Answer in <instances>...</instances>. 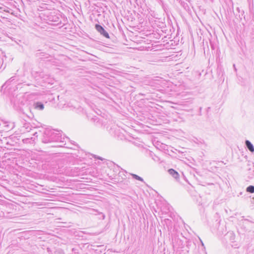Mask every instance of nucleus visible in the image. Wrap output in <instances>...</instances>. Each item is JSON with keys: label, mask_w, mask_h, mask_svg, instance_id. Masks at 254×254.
<instances>
[{"label": "nucleus", "mask_w": 254, "mask_h": 254, "mask_svg": "<svg viewBox=\"0 0 254 254\" xmlns=\"http://www.w3.org/2000/svg\"><path fill=\"white\" fill-rule=\"evenodd\" d=\"M65 139L70 141L68 137L64 138L62 137L61 133L59 131H56L54 130L53 138L51 139V142H56L59 143L57 145H53V146H60L68 148H72L71 146H65L66 141Z\"/></svg>", "instance_id": "obj_1"}, {"label": "nucleus", "mask_w": 254, "mask_h": 254, "mask_svg": "<svg viewBox=\"0 0 254 254\" xmlns=\"http://www.w3.org/2000/svg\"><path fill=\"white\" fill-rule=\"evenodd\" d=\"M26 102L25 97L23 93H19L16 95H13L11 98V102L13 107L17 110H20Z\"/></svg>", "instance_id": "obj_2"}, {"label": "nucleus", "mask_w": 254, "mask_h": 254, "mask_svg": "<svg viewBox=\"0 0 254 254\" xmlns=\"http://www.w3.org/2000/svg\"><path fill=\"white\" fill-rule=\"evenodd\" d=\"M47 23L51 25L57 26L62 24V17L56 12H51L47 15Z\"/></svg>", "instance_id": "obj_3"}, {"label": "nucleus", "mask_w": 254, "mask_h": 254, "mask_svg": "<svg viewBox=\"0 0 254 254\" xmlns=\"http://www.w3.org/2000/svg\"><path fill=\"white\" fill-rule=\"evenodd\" d=\"M53 132L54 129L50 128H46L43 132V137L42 138V142L44 143H51V139L52 137L53 138Z\"/></svg>", "instance_id": "obj_4"}, {"label": "nucleus", "mask_w": 254, "mask_h": 254, "mask_svg": "<svg viewBox=\"0 0 254 254\" xmlns=\"http://www.w3.org/2000/svg\"><path fill=\"white\" fill-rule=\"evenodd\" d=\"M95 28L100 34L106 38H110L108 33L105 30L104 27L100 24H95Z\"/></svg>", "instance_id": "obj_5"}, {"label": "nucleus", "mask_w": 254, "mask_h": 254, "mask_svg": "<svg viewBox=\"0 0 254 254\" xmlns=\"http://www.w3.org/2000/svg\"><path fill=\"white\" fill-rule=\"evenodd\" d=\"M247 175L250 179L254 178V163L252 162L248 164Z\"/></svg>", "instance_id": "obj_6"}, {"label": "nucleus", "mask_w": 254, "mask_h": 254, "mask_svg": "<svg viewBox=\"0 0 254 254\" xmlns=\"http://www.w3.org/2000/svg\"><path fill=\"white\" fill-rule=\"evenodd\" d=\"M173 246L177 247L178 249H182L184 247L183 242L178 238H175L173 240Z\"/></svg>", "instance_id": "obj_7"}, {"label": "nucleus", "mask_w": 254, "mask_h": 254, "mask_svg": "<svg viewBox=\"0 0 254 254\" xmlns=\"http://www.w3.org/2000/svg\"><path fill=\"white\" fill-rule=\"evenodd\" d=\"M168 173L170 175H171L174 178L176 179V180L181 183L182 182L180 181L179 178V173L173 169H170L168 170Z\"/></svg>", "instance_id": "obj_8"}, {"label": "nucleus", "mask_w": 254, "mask_h": 254, "mask_svg": "<svg viewBox=\"0 0 254 254\" xmlns=\"http://www.w3.org/2000/svg\"><path fill=\"white\" fill-rule=\"evenodd\" d=\"M186 1H188L190 2V0H185ZM176 1L180 4L181 6L187 11H190V8L188 4L187 3H186L185 1V0H176Z\"/></svg>", "instance_id": "obj_9"}, {"label": "nucleus", "mask_w": 254, "mask_h": 254, "mask_svg": "<svg viewBox=\"0 0 254 254\" xmlns=\"http://www.w3.org/2000/svg\"><path fill=\"white\" fill-rule=\"evenodd\" d=\"M245 145L250 151L251 152H254V146L249 140H246L245 141Z\"/></svg>", "instance_id": "obj_10"}, {"label": "nucleus", "mask_w": 254, "mask_h": 254, "mask_svg": "<svg viewBox=\"0 0 254 254\" xmlns=\"http://www.w3.org/2000/svg\"><path fill=\"white\" fill-rule=\"evenodd\" d=\"M1 212L2 213V216H1L6 218L11 219L15 217V214L11 212H6L4 213L2 211Z\"/></svg>", "instance_id": "obj_11"}, {"label": "nucleus", "mask_w": 254, "mask_h": 254, "mask_svg": "<svg viewBox=\"0 0 254 254\" xmlns=\"http://www.w3.org/2000/svg\"><path fill=\"white\" fill-rule=\"evenodd\" d=\"M33 105L35 109H38L40 110H42L44 108V104L40 102H35V103H34Z\"/></svg>", "instance_id": "obj_12"}, {"label": "nucleus", "mask_w": 254, "mask_h": 254, "mask_svg": "<svg viewBox=\"0 0 254 254\" xmlns=\"http://www.w3.org/2000/svg\"><path fill=\"white\" fill-rule=\"evenodd\" d=\"M217 73L219 79L224 81V71L222 70L221 68H218L217 70Z\"/></svg>", "instance_id": "obj_13"}, {"label": "nucleus", "mask_w": 254, "mask_h": 254, "mask_svg": "<svg viewBox=\"0 0 254 254\" xmlns=\"http://www.w3.org/2000/svg\"><path fill=\"white\" fill-rule=\"evenodd\" d=\"M15 78V76H12L11 78H10L7 81L5 82L4 84L2 85V87H3L5 86H6L5 88L8 87V86L10 85L11 83L16 79Z\"/></svg>", "instance_id": "obj_14"}, {"label": "nucleus", "mask_w": 254, "mask_h": 254, "mask_svg": "<svg viewBox=\"0 0 254 254\" xmlns=\"http://www.w3.org/2000/svg\"><path fill=\"white\" fill-rule=\"evenodd\" d=\"M118 167H119L122 170V171H120L119 173V176L122 177L123 179L127 178L126 174H127V172L119 166H118Z\"/></svg>", "instance_id": "obj_15"}, {"label": "nucleus", "mask_w": 254, "mask_h": 254, "mask_svg": "<svg viewBox=\"0 0 254 254\" xmlns=\"http://www.w3.org/2000/svg\"><path fill=\"white\" fill-rule=\"evenodd\" d=\"M164 222H165L168 230L172 228V221L170 219H165L164 220Z\"/></svg>", "instance_id": "obj_16"}, {"label": "nucleus", "mask_w": 254, "mask_h": 254, "mask_svg": "<svg viewBox=\"0 0 254 254\" xmlns=\"http://www.w3.org/2000/svg\"><path fill=\"white\" fill-rule=\"evenodd\" d=\"M227 236L229 237V240L231 242H233L235 238V235L233 232H229L227 234Z\"/></svg>", "instance_id": "obj_17"}, {"label": "nucleus", "mask_w": 254, "mask_h": 254, "mask_svg": "<svg viewBox=\"0 0 254 254\" xmlns=\"http://www.w3.org/2000/svg\"><path fill=\"white\" fill-rule=\"evenodd\" d=\"M32 126L29 123H24L23 124V127H24L26 131H29L31 129Z\"/></svg>", "instance_id": "obj_18"}, {"label": "nucleus", "mask_w": 254, "mask_h": 254, "mask_svg": "<svg viewBox=\"0 0 254 254\" xmlns=\"http://www.w3.org/2000/svg\"><path fill=\"white\" fill-rule=\"evenodd\" d=\"M129 174L132 177V178L133 179H134L136 180L144 182L143 179L141 177H139V176H138L136 174H132V173H130Z\"/></svg>", "instance_id": "obj_19"}, {"label": "nucleus", "mask_w": 254, "mask_h": 254, "mask_svg": "<svg viewBox=\"0 0 254 254\" xmlns=\"http://www.w3.org/2000/svg\"><path fill=\"white\" fill-rule=\"evenodd\" d=\"M246 191L250 193H254V186L252 185H250L248 186L246 189Z\"/></svg>", "instance_id": "obj_20"}, {"label": "nucleus", "mask_w": 254, "mask_h": 254, "mask_svg": "<svg viewBox=\"0 0 254 254\" xmlns=\"http://www.w3.org/2000/svg\"><path fill=\"white\" fill-rule=\"evenodd\" d=\"M0 9L2 10L3 11L8 12L9 13H10V12H12V9H11V8H10L9 7H6V6L0 7Z\"/></svg>", "instance_id": "obj_21"}, {"label": "nucleus", "mask_w": 254, "mask_h": 254, "mask_svg": "<svg viewBox=\"0 0 254 254\" xmlns=\"http://www.w3.org/2000/svg\"><path fill=\"white\" fill-rule=\"evenodd\" d=\"M31 140L34 141V140H33L32 137H31V138H27L25 139H23V142L25 143H30Z\"/></svg>", "instance_id": "obj_22"}, {"label": "nucleus", "mask_w": 254, "mask_h": 254, "mask_svg": "<svg viewBox=\"0 0 254 254\" xmlns=\"http://www.w3.org/2000/svg\"><path fill=\"white\" fill-rule=\"evenodd\" d=\"M252 32H251L250 36L252 38H254V25H251Z\"/></svg>", "instance_id": "obj_23"}, {"label": "nucleus", "mask_w": 254, "mask_h": 254, "mask_svg": "<svg viewBox=\"0 0 254 254\" xmlns=\"http://www.w3.org/2000/svg\"><path fill=\"white\" fill-rule=\"evenodd\" d=\"M149 155L150 157L152 158L153 157H155L156 158H157V157L156 156L152 151H149Z\"/></svg>", "instance_id": "obj_24"}, {"label": "nucleus", "mask_w": 254, "mask_h": 254, "mask_svg": "<svg viewBox=\"0 0 254 254\" xmlns=\"http://www.w3.org/2000/svg\"><path fill=\"white\" fill-rule=\"evenodd\" d=\"M161 5H162V8L164 9V10L165 11H166V4H165L164 3V2L162 0H161Z\"/></svg>", "instance_id": "obj_25"}, {"label": "nucleus", "mask_w": 254, "mask_h": 254, "mask_svg": "<svg viewBox=\"0 0 254 254\" xmlns=\"http://www.w3.org/2000/svg\"><path fill=\"white\" fill-rule=\"evenodd\" d=\"M202 107H199V111H198V115L199 116H202Z\"/></svg>", "instance_id": "obj_26"}, {"label": "nucleus", "mask_w": 254, "mask_h": 254, "mask_svg": "<svg viewBox=\"0 0 254 254\" xmlns=\"http://www.w3.org/2000/svg\"><path fill=\"white\" fill-rule=\"evenodd\" d=\"M5 127H7L8 128L12 129L14 127V125L13 124H11L10 125H7Z\"/></svg>", "instance_id": "obj_27"}, {"label": "nucleus", "mask_w": 254, "mask_h": 254, "mask_svg": "<svg viewBox=\"0 0 254 254\" xmlns=\"http://www.w3.org/2000/svg\"><path fill=\"white\" fill-rule=\"evenodd\" d=\"M41 54H43V56L45 55V54H43V53H40V52H39V51H37L36 53V57H40Z\"/></svg>", "instance_id": "obj_28"}, {"label": "nucleus", "mask_w": 254, "mask_h": 254, "mask_svg": "<svg viewBox=\"0 0 254 254\" xmlns=\"http://www.w3.org/2000/svg\"><path fill=\"white\" fill-rule=\"evenodd\" d=\"M161 147L164 149V150H167L166 148H167V146L165 144H162L161 145Z\"/></svg>", "instance_id": "obj_29"}, {"label": "nucleus", "mask_w": 254, "mask_h": 254, "mask_svg": "<svg viewBox=\"0 0 254 254\" xmlns=\"http://www.w3.org/2000/svg\"><path fill=\"white\" fill-rule=\"evenodd\" d=\"M161 147L164 149V150H167L166 148H167V146L165 144H162L161 145Z\"/></svg>", "instance_id": "obj_30"}, {"label": "nucleus", "mask_w": 254, "mask_h": 254, "mask_svg": "<svg viewBox=\"0 0 254 254\" xmlns=\"http://www.w3.org/2000/svg\"><path fill=\"white\" fill-rule=\"evenodd\" d=\"M210 110V107H207L206 108V112L207 114H208V113L209 112Z\"/></svg>", "instance_id": "obj_31"}, {"label": "nucleus", "mask_w": 254, "mask_h": 254, "mask_svg": "<svg viewBox=\"0 0 254 254\" xmlns=\"http://www.w3.org/2000/svg\"><path fill=\"white\" fill-rule=\"evenodd\" d=\"M152 159L154 160V161H157V158H156L155 157H152ZM157 159H158V158H157Z\"/></svg>", "instance_id": "obj_32"}, {"label": "nucleus", "mask_w": 254, "mask_h": 254, "mask_svg": "<svg viewBox=\"0 0 254 254\" xmlns=\"http://www.w3.org/2000/svg\"><path fill=\"white\" fill-rule=\"evenodd\" d=\"M10 14L13 15H15V13H14V11L12 10V12H10Z\"/></svg>", "instance_id": "obj_33"}, {"label": "nucleus", "mask_w": 254, "mask_h": 254, "mask_svg": "<svg viewBox=\"0 0 254 254\" xmlns=\"http://www.w3.org/2000/svg\"><path fill=\"white\" fill-rule=\"evenodd\" d=\"M37 132H34V133L33 135H35V136H37Z\"/></svg>", "instance_id": "obj_34"}, {"label": "nucleus", "mask_w": 254, "mask_h": 254, "mask_svg": "<svg viewBox=\"0 0 254 254\" xmlns=\"http://www.w3.org/2000/svg\"><path fill=\"white\" fill-rule=\"evenodd\" d=\"M200 242H201V243L202 246H204V244H203V242H202V241H201V240H200Z\"/></svg>", "instance_id": "obj_35"}, {"label": "nucleus", "mask_w": 254, "mask_h": 254, "mask_svg": "<svg viewBox=\"0 0 254 254\" xmlns=\"http://www.w3.org/2000/svg\"><path fill=\"white\" fill-rule=\"evenodd\" d=\"M210 44H211V46L212 48L213 49H214L213 46L211 44V42H210Z\"/></svg>", "instance_id": "obj_36"}, {"label": "nucleus", "mask_w": 254, "mask_h": 254, "mask_svg": "<svg viewBox=\"0 0 254 254\" xmlns=\"http://www.w3.org/2000/svg\"><path fill=\"white\" fill-rule=\"evenodd\" d=\"M182 178H183V179H184V180L185 179V176L183 175Z\"/></svg>", "instance_id": "obj_37"}, {"label": "nucleus", "mask_w": 254, "mask_h": 254, "mask_svg": "<svg viewBox=\"0 0 254 254\" xmlns=\"http://www.w3.org/2000/svg\"><path fill=\"white\" fill-rule=\"evenodd\" d=\"M99 159H100V160H103V159H102L101 157H99Z\"/></svg>", "instance_id": "obj_38"}, {"label": "nucleus", "mask_w": 254, "mask_h": 254, "mask_svg": "<svg viewBox=\"0 0 254 254\" xmlns=\"http://www.w3.org/2000/svg\"><path fill=\"white\" fill-rule=\"evenodd\" d=\"M74 143H75V141H73V143H71V144L73 145H75Z\"/></svg>", "instance_id": "obj_39"}, {"label": "nucleus", "mask_w": 254, "mask_h": 254, "mask_svg": "<svg viewBox=\"0 0 254 254\" xmlns=\"http://www.w3.org/2000/svg\"><path fill=\"white\" fill-rule=\"evenodd\" d=\"M74 143H75V141H73V143H71V144L73 145H75Z\"/></svg>", "instance_id": "obj_40"}]
</instances>
